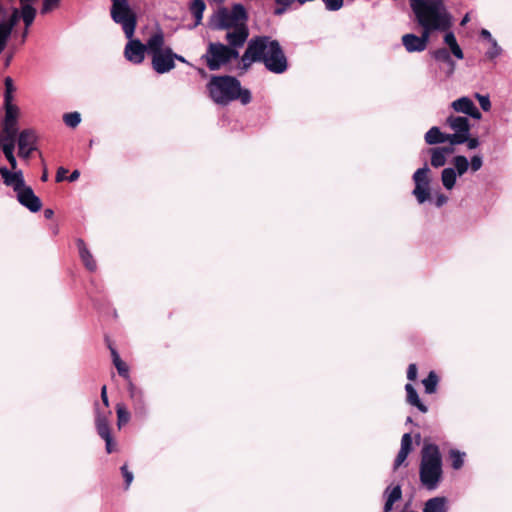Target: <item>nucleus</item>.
<instances>
[{"instance_id":"obj_37","label":"nucleus","mask_w":512,"mask_h":512,"mask_svg":"<svg viewBox=\"0 0 512 512\" xmlns=\"http://www.w3.org/2000/svg\"><path fill=\"white\" fill-rule=\"evenodd\" d=\"M13 91H14L13 81L10 77H6L5 78V94H4L5 105H13L12 104Z\"/></svg>"},{"instance_id":"obj_47","label":"nucleus","mask_w":512,"mask_h":512,"mask_svg":"<svg viewBox=\"0 0 512 512\" xmlns=\"http://www.w3.org/2000/svg\"><path fill=\"white\" fill-rule=\"evenodd\" d=\"M13 152L14 151L4 152V155H5L6 159L8 160V162L10 163L12 170L17 171L16 170L17 161H16V158H15Z\"/></svg>"},{"instance_id":"obj_41","label":"nucleus","mask_w":512,"mask_h":512,"mask_svg":"<svg viewBox=\"0 0 512 512\" xmlns=\"http://www.w3.org/2000/svg\"><path fill=\"white\" fill-rule=\"evenodd\" d=\"M12 32H10L4 25L0 24V50H4L6 43Z\"/></svg>"},{"instance_id":"obj_52","label":"nucleus","mask_w":512,"mask_h":512,"mask_svg":"<svg viewBox=\"0 0 512 512\" xmlns=\"http://www.w3.org/2000/svg\"><path fill=\"white\" fill-rule=\"evenodd\" d=\"M101 399H102L103 404L108 408L109 407V399L107 396V388L105 385L101 389Z\"/></svg>"},{"instance_id":"obj_51","label":"nucleus","mask_w":512,"mask_h":512,"mask_svg":"<svg viewBox=\"0 0 512 512\" xmlns=\"http://www.w3.org/2000/svg\"><path fill=\"white\" fill-rule=\"evenodd\" d=\"M67 169L63 168V167H60L58 170H57V174H56V181L57 182H61L65 179V174L67 173Z\"/></svg>"},{"instance_id":"obj_19","label":"nucleus","mask_w":512,"mask_h":512,"mask_svg":"<svg viewBox=\"0 0 512 512\" xmlns=\"http://www.w3.org/2000/svg\"><path fill=\"white\" fill-rule=\"evenodd\" d=\"M36 140L37 135L33 129H24L18 137L19 150L24 151V148L36 149Z\"/></svg>"},{"instance_id":"obj_36","label":"nucleus","mask_w":512,"mask_h":512,"mask_svg":"<svg viewBox=\"0 0 512 512\" xmlns=\"http://www.w3.org/2000/svg\"><path fill=\"white\" fill-rule=\"evenodd\" d=\"M64 123L71 128H75L81 122V115L78 112L66 113L63 116Z\"/></svg>"},{"instance_id":"obj_62","label":"nucleus","mask_w":512,"mask_h":512,"mask_svg":"<svg viewBox=\"0 0 512 512\" xmlns=\"http://www.w3.org/2000/svg\"><path fill=\"white\" fill-rule=\"evenodd\" d=\"M35 0H20L21 6L31 5Z\"/></svg>"},{"instance_id":"obj_26","label":"nucleus","mask_w":512,"mask_h":512,"mask_svg":"<svg viewBox=\"0 0 512 512\" xmlns=\"http://www.w3.org/2000/svg\"><path fill=\"white\" fill-rule=\"evenodd\" d=\"M405 390L407 393V401L412 406L417 407L421 412L426 413L427 407L420 401L417 391L413 387L412 384L408 383L405 385Z\"/></svg>"},{"instance_id":"obj_17","label":"nucleus","mask_w":512,"mask_h":512,"mask_svg":"<svg viewBox=\"0 0 512 512\" xmlns=\"http://www.w3.org/2000/svg\"><path fill=\"white\" fill-rule=\"evenodd\" d=\"M450 147H436L429 150L431 156V165L434 168L443 167L447 162V156L453 153L454 149Z\"/></svg>"},{"instance_id":"obj_14","label":"nucleus","mask_w":512,"mask_h":512,"mask_svg":"<svg viewBox=\"0 0 512 512\" xmlns=\"http://www.w3.org/2000/svg\"><path fill=\"white\" fill-rule=\"evenodd\" d=\"M455 112L469 115L474 119H481L482 115L469 97H461L451 103Z\"/></svg>"},{"instance_id":"obj_55","label":"nucleus","mask_w":512,"mask_h":512,"mask_svg":"<svg viewBox=\"0 0 512 512\" xmlns=\"http://www.w3.org/2000/svg\"><path fill=\"white\" fill-rule=\"evenodd\" d=\"M103 440L106 443V451H107V453H111L113 451L112 450V437L103 438Z\"/></svg>"},{"instance_id":"obj_28","label":"nucleus","mask_w":512,"mask_h":512,"mask_svg":"<svg viewBox=\"0 0 512 512\" xmlns=\"http://www.w3.org/2000/svg\"><path fill=\"white\" fill-rule=\"evenodd\" d=\"M16 134L15 132H5L2 130L0 133V149L3 153L14 151Z\"/></svg>"},{"instance_id":"obj_13","label":"nucleus","mask_w":512,"mask_h":512,"mask_svg":"<svg viewBox=\"0 0 512 512\" xmlns=\"http://www.w3.org/2000/svg\"><path fill=\"white\" fill-rule=\"evenodd\" d=\"M249 36V30L247 26H242L236 29H229L226 32L225 40L228 42L226 45L228 48L238 50L243 47Z\"/></svg>"},{"instance_id":"obj_1","label":"nucleus","mask_w":512,"mask_h":512,"mask_svg":"<svg viewBox=\"0 0 512 512\" xmlns=\"http://www.w3.org/2000/svg\"><path fill=\"white\" fill-rule=\"evenodd\" d=\"M111 1V17L116 23L122 26L124 34L128 38V42L124 48V57L133 64H141L145 59V54L148 53V40L146 44H143L140 40L133 38L137 21L127 0Z\"/></svg>"},{"instance_id":"obj_43","label":"nucleus","mask_w":512,"mask_h":512,"mask_svg":"<svg viewBox=\"0 0 512 512\" xmlns=\"http://www.w3.org/2000/svg\"><path fill=\"white\" fill-rule=\"evenodd\" d=\"M469 164H470L469 168L471 169L472 172H476V171L480 170L481 167L483 166L482 156L474 155L471 158V161L469 162Z\"/></svg>"},{"instance_id":"obj_18","label":"nucleus","mask_w":512,"mask_h":512,"mask_svg":"<svg viewBox=\"0 0 512 512\" xmlns=\"http://www.w3.org/2000/svg\"><path fill=\"white\" fill-rule=\"evenodd\" d=\"M412 450V437L410 433H405L401 438V447L394 462V470H397L407 459Z\"/></svg>"},{"instance_id":"obj_21","label":"nucleus","mask_w":512,"mask_h":512,"mask_svg":"<svg viewBox=\"0 0 512 512\" xmlns=\"http://www.w3.org/2000/svg\"><path fill=\"white\" fill-rule=\"evenodd\" d=\"M448 500L446 497H433L428 499L423 507V512H447Z\"/></svg>"},{"instance_id":"obj_45","label":"nucleus","mask_w":512,"mask_h":512,"mask_svg":"<svg viewBox=\"0 0 512 512\" xmlns=\"http://www.w3.org/2000/svg\"><path fill=\"white\" fill-rule=\"evenodd\" d=\"M97 432L99 436L103 438L111 437L110 433V427L108 423L102 424V425H96Z\"/></svg>"},{"instance_id":"obj_50","label":"nucleus","mask_w":512,"mask_h":512,"mask_svg":"<svg viewBox=\"0 0 512 512\" xmlns=\"http://www.w3.org/2000/svg\"><path fill=\"white\" fill-rule=\"evenodd\" d=\"M448 201V197L442 193H439L436 195L435 198V205L437 207H442L444 204H446Z\"/></svg>"},{"instance_id":"obj_44","label":"nucleus","mask_w":512,"mask_h":512,"mask_svg":"<svg viewBox=\"0 0 512 512\" xmlns=\"http://www.w3.org/2000/svg\"><path fill=\"white\" fill-rule=\"evenodd\" d=\"M60 0H44L41 8L42 14H47L56 8L59 4Z\"/></svg>"},{"instance_id":"obj_64","label":"nucleus","mask_w":512,"mask_h":512,"mask_svg":"<svg viewBox=\"0 0 512 512\" xmlns=\"http://www.w3.org/2000/svg\"><path fill=\"white\" fill-rule=\"evenodd\" d=\"M292 0H278L279 3H283L285 5L289 4Z\"/></svg>"},{"instance_id":"obj_8","label":"nucleus","mask_w":512,"mask_h":512,"mask_svg":"<svg viewBox=\"0 0 512 512\" xmlns=\"http://www.w3.org/2000/svg\"><path fill=\"white\" fill-rule=\"evenodd\" d=\"M202 58L205 60L208 68L211 71H215L229 63L231 60L238 59L239 51L233 48H228L220 42H211L209 43L207 51Z\"/></svg>"},{"instance_id":"obj_25","label":"nucleus","mask_w":512,"mask_h":512,"mask_svg":"<svg viewBox=\"0 0 512 512\" xmlns=\"http://www.w3.org/2000/svg\"><path fill=\"white\" fill-rule=\"evenodd\" d=\"M444 43L449 47L451 54L457 58L458 60H462L464 58V53L457 43L456 37L453 32L446 31L444 35Z\"/></svg>"},{"instance_id":"obj_5","label":"nucleus","mask_w":512,"mask_h":512,"mask_svg":"<svg viewBox=\"0 0 512 512\" xmlns=\"http://www.w3.org/2000/svg\"><path fill=\"white\" fill-rule=\"evenodd\" d=\"M442 457L437 445L424 443L419 468L420 482L429 491L437 489L442 480Z\"/></svg>"},{"instance_id":"obj_4","label":"nucleus","mask_w":512,"mask_h":512,"mask_svg":"<svg viewBox=\"0 0 512 512\" xmlns=\"http://www.w3.org/2000/svg\"><path fill=\"white\" fill-rule=\"evenodd\" d=\"M207 89L211 99L217 104H228L239 99L242 104L251 101V93L247 89H241L240 82L232 76H212Z\"/></svg>"},{"instance_id":"obj_33","label":"nucleus","mask_w":512,"mask_h":512,"mask_svg":"<svg viewBox=\"0 0 512 512\" xmlns=\"http://www.w3.org/2000/svg\"><path fill=\"white\" fill-rule=\"evenodd\" d=\"M422 383L424 385L425 392L427 394H432L436 391V387L438 384V376L434 371H431L428 374V376L425 379H423Z\"/></svg>"},{"instance_id":"obj_54","label":"nucleus","mask_w":512,"mask_h":512,"mask_svg":"<svg viewBox=\"0 0 512 512\" xmlns=\"http://www.w3.org/2000/svg\"><path fill=\"white\" fill-rule=\"evenodd\" d=\"M129 393L132 398H135L137 395L141 396V392L132 383L129 385Z\"/></svg>"},{"instance_id":"obj_56","label":"nucleus","mask_w":512,"mask_h":512,"mask_svg":"<svg viewBox=\"0 0 512 512\" xmlns=\"http://www.w3.org/2000/svg\"><path fill=\"white\" fill-rule=\"evenodd\" d=\"M480 34L483 38L487 39L489 42L494 39V38H492L491 33L487 29H482Z\"/></svg>"},{"instance_id":"obj_60","label":"nucleus","mask_w":512,"mask_h":512,"mask_svg":"<svg viewBox=\"0 0 512 512\" xmlns=\"http://www.w3.org/2000/svg\"><path fill=\"white\" fill-rule=\"evenodd\" d=\"M470 18H469V14H466L463 19L461 20V25L464 26L466 25L468 22H469Z\"/></svg>"},{"instance_id":"obj_49","label":"nucleus","mask_w":512,"mask_h":512,"mask_svg":"<svg viewBox=\"0 0 512 512\" xmlns=\"http://www.w3.org/2000/svg\"><path fill=\"white\" fill-rule=\"evenodd\" d=\"M465 143H467V148L469 150L476 149L480 144L478 138H470L469 135H467V140Z\"/></svg>"},{"instance_id":"obj_24","label":"nucleus","mask_w":512,"mask_h":512,"mask_svg":"<svg viewBox=\"0 0 512 512\" xmlns=\"http://www.w3.org/2000/svg\"><path fill=\"white\" fill-rule=\"evenodd\" d=\"M424 139L428 145L441 144L444 142L450 143L449 134L442 133L437 126L430 128L425 133Z\"/></svg>"},{"instance_id":"obj_59","label":"nucleus","mask_w":512,"mask_h":512,"mask_svg":"<svg viewBox=\"0 0 512 512\" xmlns=\"http://www.w3.org/2000/svg\"><path fill=\"white\" fill-rule=\"evenodd\" d=\"M175 60H178V61H180V62H182V63H188V62L186 61V59H185L183 56L178 55V54H176V57H173V62H174V63H175Z\"/></svg>"},{"instance_id":"obj_27","label":"nucleus","mask_w":512,"mask_h":512,"mask_svg":"<svg viewBox=\"0 0 512 512\" xmlns=\"http://www.w3.org/2000/svg\"><path fill=\"white\" fill-rule=\"evenodd\" d=\"M457 174L454 168H444L441 172V181L445 189L452 190L456 184Z\"/></svg>"},{"instance_id":"obj_32","label":"nucleus","mask_w":512,"mask_h":512,"mask_svg":"<svg viewBox=\"0 0 512 512\" xmlns=\"http://www.w3.org/2000/svg\"><path fill=\"white\" fill-rule=\"evenodd\" d=\"M465 456V452H461L457 449H451L449 451V457L451 459L452 468L454 470H459L463 467Z\"/></svg>"},{"instance_id":"obj_7","label":"nucleus","mask_w":512,"mask_h":512,"mask_svg":"<svg viewBox=\"0 0 512 512\" xmlns=\"http://www.w3.org/2000/svg\"><path fill=\"white\" fill-rule=\"evenodd\" d=\"M215 29L229 30L247 26V13L243 5L235 4L231 9L221 8L213 19Z\"/></svg>"},{"instance_id":"obj_2","label":"nucleus","mask_w":512,"mask_h":512,"mask_svg":"<svg viewBox=\"0 0 512 512\" xmlns=\"http://www.w3.org/2000/svg\"><path fill=\"white\" fill-rule=\"evenodd\" d=\"M241 61L245 67L253 62H263L273 73H283L287 69V59L276 40L262 36L251 39Z\"/></svg>"},{"instance_id":"obj_11","label":"nucleus","mask_w":512,"mask_h":512,"mask_svg":"<svg viewBox=\"0 0 512 512\" xmlns=\"http://www.w3.org/2000/svg\"><path fill=\"white\" fill-rule=\"evenodd\" d=\"M16 198L23 207L32 213H36L42 208L40 198L35 195L33 189L28 185L16 193Z\"/></svg>"},{"instance_id":"obj_53","label":"nucleus","mask_w":512,"mask_h":512,"mask_svg":"<svg viewBox=\"0 0 512 512\" xmlns=\"http://www.w3.org/2000/svg\"><path fill=\"white\" fill-rule=\"evenodd\" d=\"M34 150H35V149L24 148V151L19 150V156L23 157L24 159H28V158L30 157V154H31Z\"/></svg>"},{"instance_id":"obj_23","label":"nucleus","mask_w":512,"mask_h":512,"mask_svg":"<svg viewBox=\"0 0 512 512\" xmlns=\"http://www.w3.org/2000/svg\"><path fill=\"white\" fill-rule=\"evenodd\" d=\"M431 56L438 62H443L447 64L448 71L447 75L450 76L453 74L455 70V63L451 58L450 52L446 48H438L436 50L431 51Z\"/></svg>"},{"instance_id":"obj_12","label":"nucleus","mask_w":512,"mask_h":512,"mask_svg":"<svg viewBox=\"0 0 512 512\" xmlns=\"http://www.w3.org/2000/svg\"><path fill=\"white\" fill-rule=\"evenodd\" d=\"M430 34L427 31H422L421 36L415 34H405L402 36V44L405 49L412 52H422L426 49Z\"/></svg>"},{"instance_id":"obj_35","label":"nucleus","mask_w":512,"mask_h":512,"mask_svg":"<svg viewBox=\"0 0 512 512\" xmlns=\"http://www.w3.org/2000/svg\"><path fill=\"white\" fill-rule=\"evenodd\" d=\"M36 16V10L32 7V5L21 6V17L25 23L26 27L32 25Z\"/></svg>"},{"instance_id":"obj_31","label":"nucleus","mask_w":512,"mask_h":512,"mask_svg":"<svg viewBox=\"0 0 512 512\" xmlns=\"http://www.w3.org/2000/svg\"><path fill=\"white\" fill-rule=\"evenodd\" d=\"M453 168L458 176H463L469 169V161L466 156L457 155L453 158Z\"/></svg>"},{"instance_id":"obj_63","label":"nucleus","mask_w":512,"mask_h":512,"mask_svg":"<svg viewBox=\"0 0 512 512\" xmlns=\"http://www.w3.org/2000/svg\"><path fill=\"white\" fill-rule=\"evenodd\" d=\"M41 179H42V181H47V179H48V174H47V172H46V171H44V173H43V175H42Z\"/></svg>"},{"instance_id":"obj_48","label":"nucleus","mask_w":512,"mask_h":512,"mask_svg":"<svg viewBox=\"0 0 512 512\" xmlns=\"http://www.w3.org/2000/svg\"><path fill=\"white\" fill-rule=\"evenodd\" d=\"M407 378L410 381H414L417 378V366L416 364H410L407 369Z\"/></svg>"},{"instance_id":"obj_20","label":"nucleus","mask_w":512,"mask_h":512,"mask_svg":"<svg viewBox=\"0 0 512 512\" xmlns=\"http://www.w3.org/2000/svg\"><path fill=\"white\" fill-rule=\"evenodd\" d=\"M76 245H77V248L79 251L80 258H81L82 262L84 263L85 267L89 271L96 270V267H97L96 261L94 260L92 254L88 250L85 242L82 239H78L76 241Z\"/></svg>"},{"instance_id":"obj_34","label":"nucleus","mask_w":512,"mask_h":512,"mask_svg":"<svg viewBox=\"0 0 512 512\" xmlns=\"http://www.w3.org/2000/svg\"><path fill=\"white\" fill-rule=\"evenodd\" d=\"M116 413H117V425L121 428L123 425L127 424L130 420V413L126 409L125 405L122 403H118L116 405Z\"/></svg>"},{"instance_id":"obj_42","label":"nucleus","mask_w":512,"mask_h":512,"mask_svg":"<svg viewBox=\"0 0 512 512\" xmlns=\"http://www.w3.org/2000/svg\"><path fill=\"white\" fill-rule=\"evenodd\" d=\"M475 97L484 111H489L491 109V102L488 95H481L476 93Z\"/></svg>"},{"instance_id":"obj_61","label":"nucleus","mask_w":512,"mask_h":512,"mask_svg":"<svg viewBox=\"0 0 512 512\" xmlns=\"http://www.w3.org/2000/svg\"><path fill=\"white\" fill-rule=\"evenodd\" d=\"M28 28H29V27H26V26H25V30H24V31H23V33H22V43H24V42H25V40H26V38H27V35H28Z\"/></svg>"},{"instance_id":"obj_30","label":"nucleus","mask_w":512,"mask_h":512,"mask_svg":"<svg viewBox=\"0 0 512 512\" xmlns=\"http://www.w3.org/2000/svg\"><path fill=\"white\" fill-rule=\"evenodd\" d=\"M205 8H206V4H205L204 0H194L190 4V7H189L190 12L195 18L194 26H198L201 23Z\"/></svg>"},{"instance_id":"obj_57","label":"nucleus","mask_w":512,"mask_h":512,"mask_svg":"<svg viewBox=\"0 0 512 512\" xmlns=\"http://www.w3.org/2000/svg\"><path fill=\"white\" fill-rule=\"evenodd\" d=\"M79 176H80V172H79L78 170H74V171L70 174V176H69L68 180H69L70 182H74V181H76V180L79 178Z\"/></svg>"},{"instance_id":"obj_3","label":"nucleus","mask_w":512,"mask_h":512,"mask_svg":"<svg viewBox=\"0 0 512 512\" xmlns=\"http://www.w3.org/2000/svg\"><path fill=\"white\" fill-rule=\"evenodd\" d=\"M418 25L428 34L446 32L453 25L451 13L444 0H409Z\"/></svg>"},{"instance_id":"obj_22","label":"nucleus","mask_w":512,"mask_h":512,"mask_svg":"<svg viewBox=\"0 0 512 512\" xmlns=\"http://www.w3.org/2000/svg\"><path fill=\"white\" fill-rule=\"evenodd\" d=\"M386 511H391L395 502L401 500L402 489L400 485L388 486L384 491Z\"/></svg>"},{"instance_id":"obj_6","label":"nucleus","mask_w":512,"mask_h":512,"mask_svg":"<svg viewBox=\"0 0 512 512\" xmlns=\"http://www.w3.org/2000/svg\"><path fill=\"white\" fill-rule=\"evenodd\" d=\"M148 55L151 57L152 68L158 74L170 72L175 67L173 57H176V53L165 46L164 32L160 27L148 38Z\"/></svg>"},{"instance_id":"obj_15","label":"nucleus","mask_w":512,"mask_h":512,"mask_svg":"<svg viewBox=\"0 0 512 512\" xmlns=\"http://www.w3.org/2000/svg\"><path fill=\"white\" fill-rule=\"evenodd\" d=\"M0 174L4 180V183L7 186H11L15 193L27 186L21 170L11 172L6 167H1Z\"/></svg>"},{"instance_id":"obj_29","label":"nucleus","mask_w":512,"mask_h":512,"mask_svg":"<svg viewBox=\"0 0 512 512\" xmlns=\"http://www.w3.org/2000/svg\"><path fill=\"white\" fill-rule=\"evenodd\" d=\"M109 349L111 351L113 364L115 365L119 375L128 379L129 378L128 366L126 365L125 362H123L121 360V358L115 348H113L111 345H109Z\"/></svg>"},{"instance_id":"obj_46","label":"nucleus","mask_w":512,"mask_h":512,"mask_svg":"<svg viewBox=\"0 0 512 512\" xmlns=\"http://www.w3.org/2000/svg\"><path fill=\"white\" fill-rule=\"evenodd\" d=\"M121 472L125 479V484H126V489H127L133 481V478H134L133 473L128 470L127 465H123L121 467Z\"/></svg>"},{"instance_id":"obj_10","label":"nucleus","mask_w":512,"mask_h":512,"mask_svg":"<svg viewBox=\"0 0 512 512\" xmlns=\"http://www.w3.org/2000/svg\"><path fill=\"white\" fill-rule=\"evenodd\" d=\"M446 123L454 131L453 134H449L450 145L465 143L467 135H470L469 120L463 116L451 115L446 119Z\"/></svg>"},{"instance_id":"obj_58","label":"nucleus","mask_w":512,"mask_h":512,"mask_svg":"<svg viewBox=\"0 0 512 512\" xmlns=\"http://www.w3.org/2000/svg\"><path fill=\"white\" fill-rule=\"evenodd\" d=\"M53 215H54V212L52 209H45V211H44L45 218L50 219V218H52Z\"/></svg>"},{"instance_id":"obj_38","label":"nucleus","mask_w":512,"mask_h":512,"mask_svg":"<svg viewBox=\"0 0 512 512\" xmlns=\"http://www.w3.org/2000/svg\"><path fill=\"white\" fill-rule=\"evenodd\" d=\"M19 20V12L18 10H14L13 13L10 15V17L6 20H2L0 22L1 25H4L5 28H7L10 32H12L13 28L17 24Z\"/></svg>"},{"instance_id":"obj_40","label":"nucleus","mask_w":512,"mask_h":512,"mask_svg":"<svg viewBox=\"0 0 512 512\" xmlns=\"http://www.w3.org/2000/svg\"><path fill=\"white\" fill-rule=\"evenodd\" d=\"M490 44H491V48L486 52V56L489 59H494V58L498 57L501 54L502 49L498 45V43H497V41L495 39L490 41Z\"/></svg>"},{"instance_id":"obj_9","label":"nucleus","mask_w":512,"mask_h":512,"mask_svg":"<svg viewBox=\"0 0 512 512\" xmlns=\"http://www.w3.org/2000/svg\"><path fill=\"white\" fill-rule=\"evenodd\" d=\"M414 189L412 191L413 196L416 198L419 204H423L427 200L430 199V168L427 164H424L423 167L417 169L413 176Z\"/></svg>"},{"instance_id":"obj_16","label":"nucleus","mask_w":512,"mask_h":512,"mask_svg":"<svg viewBox=\"0 0 512 512\" xmlns=\"http://www.w3.org/2000/svg\"><path fill=\"white\" fill-rule=\"evenodd\" d=\"M19 109L16 105H5V116L2 122V130L17 133V119Z\"/></svg>"},{"instance_id":"obj_39","label":"nucleus","mask_w":512,"mask_h":512,"mask_svg":"<svg viewBox=\"0 0 512 512\" xmlns=\"http://www.w3.org/2000/svg\"><path fill=\"white\" fill-rule=\"evenodd\" d=\"M109 415H111V411L101 412L99 408L96 407L95 425L109 424Z\"/></svg>"}]
</instances>
